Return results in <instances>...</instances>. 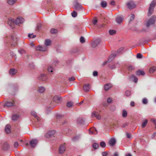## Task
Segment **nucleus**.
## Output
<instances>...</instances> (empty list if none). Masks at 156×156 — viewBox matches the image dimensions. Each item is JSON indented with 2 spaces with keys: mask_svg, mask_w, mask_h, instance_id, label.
Here are the masks:
<instances>
[{
  "mask_svg": "<svg viewBox=\"0 0 156 156\" xmlns=\"http://www.w3.org/2000/svg\"><path fill=\"white\" fill-rule=\"evenodd\" d=\"M72 16L73 17H75L77 15V13L75 11H74L71 13Z\"/></svg>",
  "mask_w": 156,
  "mask_h": 156,
  "instance_id": "ea45409f",
  "label": "nucleus"
},
{
  "mask_svg": "<svg viewBox=\"0 0 156 156\" xmlns=\"http://www.w3.org/2000/svg\"><path fill=\"white\" fill-rule=\"evenodd\" d=\"M9 147V145L7 143H6L4 146V149L5 150H7Z\"/></svg>",
  "mask_w": 156,
  "mask_h": 156,
  "instance_id": "c03bdc74",
  "label": "nucleus"
},
{
  "mask_svg": "<svg viewBox=\"0 0 156 156\" xmlns=\"http://www.w3.org/2000/svg\"><path fill=\"white\" fill-rule=\"evenodd\" d=\"M17 70L14 68L11 69L9 70V73L11 75H14L17 73Z\"/></svg>",
  "mask_w": 156,
  "mask_h": 156,
  "instance_id": "4468645a",
  "label": "nucleus"
},
{
  "mask_svg": "<svg viewBox=\"0 0 156 156\" xmlns=\"http://www.w3.org/2000/svg\"><path fill=\"white\" fill-rule=\"evenodd\" d=\"M73 105V103L72 102L69 101L67 103L66 105L68 107H71Z\"/></svg>",
  "mask_w": 156,
  "mask_h": 156,
  "instance_id": "f704fd0d",
  "label": "nucleus"
},
{
  "mask_svg": "<svg viewBox=\"0 0 156 156\" xmlns=\"http://www.w3.org/2000/svg\"><path fill=\"white\" fill-rule=\"evenodd\" d=\"M143 103L144 104H146L147 103V100L146 98H144L142 101Z\"/></svg>",
  "mask_w": 156,
  "mask_h": 156,
  "instance_id": "603ef678",
  "label": "nucleus"
},
{
  "mask_svg": "<svg viewBox=\"0 0 156 156\" xmlns=\"http://www.w3.org/2000/svg\"><path fill=\"white\" fill-rule=\"evenodd\" d=\"M14 101H6L3 104V106L4 107L12 106H14Z\"/></svg>",
  "mask_w": 156,
  "mask_h": 156,
  "instance_id": "423d86ee",
  "label": "nucleus"
},
{
  "mask_svg": "<svg viewBox=\"0 0 156 156\" xmlns=\"http://www.w3.org/2000/svg\"><path fill=\"white\" fill-rule=\"evenodd\" d=\"M147 120H145L142 123V126L143 128L144 127L147 125Z\"/></svg>",
  "mask_w": 156,
  "mask_h": 156,
  "instance_id": "72a5a7b5",
  "label": "nucleus"
},
{
  "mask_svg": "<svg viewBox=\"0 0 156 156\" xmlns=\"http://www.w3.org/2000/svg\"><path fill=\"white\" fill-rule=\"evenodd\" d=\"M100 41L99 40H96L93 41L92 43V47H95L98 44H99Z\"/></svg>",
  "mask_w": 156,
  "mask_h": 156,
  "instance_id": "f8f14e48",
  "label": "nucleus"
},
{
  "mask_svg": "<svg viewBox=\"0 0 156 156\" xmlns=\"http://www.w3.org/2000/svg\"><path fill=\"white\" fill-rule=\"evenodd\" d=\"M151 121L152 122H153L154 123V124L155 125V128H156V119H154L153 118H152L151 119Z\"/></svg>",
  "mask_w": 156,
  "mask_h": 156,
  "instance_id": "3c124183",
  "label": "nucleus"
},
{
  "mask_svg": "<svg viewBox=\"0 0 156 156\" xmlns=\"http://www.w3.org/2000/svg\"><path fill=\"white\" fill-rule=\"evenodd\" d=\"M55 133L54 130L49 131L46 134V136L47 138L51 137L53 136Z\"/></svg>",
  "mask_w": 156,
  "mask_h": 156,
  "instance_id": "9d476101",
  "label": "nucleus"
},
{
  "mask_svg": "<svg viewBox=\"0 0 156 156\" xmlns=\"http://www.w3.org/2000/svg\"><path fill=\"white\" fill-rule=\"evenodd\" d=\"M101 6L103 8L105 7L107 5V3L106 1H102L101 3Z\"/></svg>",
  "mask_w": 156,
  "mask_h": 156,
  "instance_id": "c85d7f7f",
  "label": "nucleus"
},
{
  "mask_svg": "<svg viewBox=\"0 0 156 156\" xmlns=\"http://www.w3.org/2000/svg\"><path fill=\"white\" fill-rule=\"evenodd\" d=\"M16 0H8V2L10 5H13L15 3Z\"/></svg>",
  "mask_w": 156,
  "mask_h": 156,
  "instance_id": "2f4dec72",
  "label": "nucleus"
},
{
  "mask_svg": "<svg viewBox=\"0 0 156 156\" xmlns=\"http://www.w3.org/2000/svg\"><path fill=\"white\" fill-rule=\"evenodd\" d=\"M31 114L34 116H35V118L37 119V120L38 121H39L40 120V119L39 118V117L37 115L36 113L35 112H32L31 113Z\"/></svg>",
  "mask_w": 156,
  "mask_h": 156,
  "instance_id": "393cba45",
  "label": "nucleus"
},
{
  "mask_svg": "<svg viewBox=\"0 0 156 156\" xmlns=\"http://www.w3.org/2000/svg\"><path fill=\"white\" fill-rule=\"evenodd\" d=\"M80 42L81 43H84L85 42V40L83 37H81L80 38Z\"/></svg>",
  "mask_w": 156,
  "mask_h": 156,
  "instance_id": "a18cd8bd",
  "label": "nucleus"
},
{
  "mask_svg": "<svg viewBox=\"0 0 156 156\" xmlns=\"http://www.w3.org/2000/svg\"><path fill=\"white\" fill-rule=\"evenodd\" d=\"M116 143L115 140L113 138H112L110 139L109 141V144L110 145L113 146Z\"/></svg>",
  "mask_w": 156,
  "mask_h": 156,
  "instance_id": "dca6fc26",
  "label": "nucleus"
},
{
  "mask_svg": "<svg viewBox=\"0 0 156 156\" xmlns=\"http://www.w3.org/2000/svg\"><path fill=\"white\" fill-rule=\"evenodd\" d=\"M50 32L51 34H55L58 33V30L57 29L53 28L51 30Z\"/></svg>",
  "mask_w": 156,
  "mask_h": 156,
  "instance_id": "a878e982",
  "label": "nucleus"
},
{
  "mask_svg": "<svg viewBox=\"0 0 156 156\" xmlns=\"http://www.w3.org/2000/svg\"><path fill=\"white\" fill-rule=\"evenodd\" d=\"M131 78H134V82L136 83L138 80V79L135 77V76L134 75H131L130 76Z\"/></svg>",
  "mask_w": 156,
  "mask_h": 156,
  "instance_id": "37998d69",
  "label": "nucleus"
},
{
  "mask_svg": "<svg viewBox=\"0 0 156 156\" xmlns=\"http://www.w3.org/2000/svg\"><path fill=\"white\" fill-rule=\"evenodd\" d=\"M116 55L114 54H111L109 56L108 58V61L111 62L115 57Z\"/></svg>",
  "mask_w": 156,
  "mask_h": 156,
  "instance_id": "4be33fe9",
  "label": "nucleus"
},
{
  "mask_svg": "<svg viewBox=\"0 0 156 156\" xmlns=\"http://www.w3.org/2000/svg\"><path fill=\"white\" fill-rule=\"evenodd\" d=\"M45 90V88L43 87H39L38 88V91L40 93H43Z\"/></svg>",
  "mask_w": 156,
  "mask_h": 156,
  "instance_id": "6ab92c4d",
  "label": "nucleus"
},
{
  "mask_svg": "<svg viewBox=\"0 0 156 156\" xmlns=\"http://www.w3.org/2000/svg\"><path fill=\"white\" fill-rule=\"evenodd\" d=\"M10 127L11 126L9 125H6L5 128V132L7 133H10Z\"/></svg>",
  "mask_w": 156,
  "mask_h": 156,
  "instance_id": "f3484780",
  "label": "nucleus"
},
{
  "mask_svg": "<svg viewBox=\"0 0 156 156\" xmlns=\"http://www.w3.org/2000/svg\"><path fill=\"white\" fill-rule=\"evenodd\" d=\"M118 64L116 63L114 64L111 66L110 68L112 69H114L116 68V66H118Z\"/></svg>",
  "mask_w": 156,
  "mask_h": 156,
  "instance_id": "c9c22d12",
  "label": "nucleus"
},
{
  "mask_svg": "<svg viewBox=\"0 0 156 156\" xmlns=\"http://www.w3.org/2000/svg\"><path fill=\"white\" fill-rule=\"evenodd\" d=\"M127 113L126 111L123 110L122 113V116L124 117H126L127 116Z\"/></svg>",
  "mask_w": 156,
  "mask_h": 156,
  "instance_id": "e433bc0d",
  "label": "nucleus"
},
{
  "mask_svg": "<svg viewBox=\"0 0 156 156\" xmlns=\"http://www.w3.org/2000/svg\"><path fill=\"white\" fill-rule=\"evenodd\" d=\"M126 136H127V138H132V135H131V134H130V133H126Z\"/></svg>",
  "mask_w": 156,
  "mask_h": 156,
  "instance_id": "8fccbe9b",
  "label": "nucleus"
},
{
  "mask_svg": "<svg viewBox=\"0 0 156 156\" xmlns=\"http://www.w3.org/2000/svg\"><path fill=\"white\" fill-rule=\"evenodd\" d=\"M28 36L30 38H34L36 36L33 35V34H28Z\"/></svg>",
  "mask_w": 156,
  "mask_h": 156,
  "instance_id": "864d4df0",
  "label": "nucleus"
},
{
  "mask_svg": "<svg viewBox=\"0 0 156 156\" xmlns=\"http://www.w3.org/2000/svg\"><path fill=\"white\" fill-rule=\"evenodd\" d=\"M112 87V84L111 83H107L105 86V90H108Z\"/></svg>",
  "mask_w": 156,
  "mask_h": 156,
  "instance_id": "5701e85b",
  "label": "nucleus"
},
{
  "mask_svg": "<svg viewBox=\"0 0 156 156\" xmlns=\"http://www.w3.org/2000/svg\"><path fill=\"white\" fill-rule=\"evenodd\" d=\"M130 105L131 106H134V102L133 101H131L130 103Z\"/></svg>",
  "mask_w": 156,
  "mask_h": 156,
  "instance_id": "338daca9",
  "label": "nucleus"
},
{
  "mask_svg": "<svg viewBox=\"0 0 156 156\" xmlns=\"http://www.w3.org/2000/svg\"><path fill=\"white\" fill-rule=\"evenodd\" d=\"M83 89L86 91H88L90 89L89 84H84L83 86Z\"/></svg>",
  "mask_w": 156,
  "mask_h": 156,
  "instance_id": "a211bd4d",
  "label": "nucleus"
},
{
  "mask_svg": "<svg viewBox=\"0 0 156 156\" xmlns=\"http://www.w3.org/2000/svg\"><path fill=\"white\" fill-rule=\"evenodd\" d=\"M136 74L138 75H143L144 74V73L143 71L139 70L136 72Z\"/></svg>",
  "mask_w": 156,
  "mask_h": 156,
  "instance_id": "cd10ccee",
  "label": "nucleus"
},
{
  "mask_svg": "<svg viewBox=\"0 0 156 156\" xmlns=\"http://www.w3.org/2000/svg\"><path fill=\"white\" fill-rule=\"evenodd\" d=\"M110 4L112 5H114L115 4V2L114 1H112L110 2Z\"/></svg>",
  "mask_w": 156,
  "mask_h": 156,
  "instance_id": "69168bd1",
  "label": "nucleus"
},
{
  "mask_svg": "<svg viewBox=\"0 0 156 156\" xmlns=\"http://www.w3.org/2000/svg\"><path fill=\"white\" fill-rule=\"evenodd\" d=\"M38 79L42 81H45L47 79V77L46 75L41 74L39 76Z\"/></svg>",
  "mask_w": 156,
  "mask_h": 156,
  "instance_id": "ddd939ff",
  "label": "nucleus"
},
{
  "mask_svg": "<svg viewBox=\"0 0 156 156\" xmlns=\"http://www.w3.org/2000/svg\"><path fill=\"white\" fill-rule=\"evenodd\" d=\"M59 103L62 101V99L61 96H59Z\"/></svg>",
  "mask_w": 156,
  "mask_h": 156,
  "instance_id": "774afa93",
  "label": "nucleus"
},
{
  "mask_svg": "<svg viewBox=\"0 0 156 156\" xmlns=\"http://www.w3.org/2000/svg\"><path fill=\"white\" fill-rule=\"evenodd\" d=\"M107 154L108 153L105 152H104L102 153L103 156H107Z\"/></svg>",
  "mask_w": 156,
  "mask_h": 156,
  "instance_id": "052dcab7",
  "label": "nucleus"
},
{
  "mask_svg": "<svg viewBox=\"0 0 156 156\" xmlns=\"http://www.w3.org/2000/svg\"><path fill=\"white\" fill-rule=\"evenodd\" d=\"M53 101L56 103H58V96H55L53 97Z\"/></svg>",
  "mask_w": 156,
  "mask_h": 156,
  "instance_id": "c756f323",
  "label": "nucleus"
},
{
  "mask_svg": "<svg viewBox=\"0 0 156 156\" xmlns=\"http://www.w3.org/2000/svg\"><path fill=\"white\" fill-rule=\"evenodd\" d=\"M100 146L102 147H105L106 146L105 143L103 141H102L100 144Z\"/></svg>",
  "mask_w": 156,
  "mask_h": 156,
  "instance_id": "a19ab883",
  "label": "nucleus"
},
{
  "mask_svg": "<svg viewBox=\"0 0 156 156\" xmlns=\"http://www.w3.org/2000/svg\"><path fill=\"white\" fill-rule=\"evenodd\" d=\"M92 130L93 132V134H96L97 133V131L95 128H92Z\"/></svg>",
  "mask_w": 156,
  "mask_h": 156,
  "instance_id": "79ce46f5",
  "label": "nucleus"
},
{
  "mask_svg": "<svg viewBox=\"0 0 156 156\" xmlns=\"http://www.w3.org/2000/svg\"><path fill=\"white\" fill-rule=\"evenodd\" d=\"M156 20V16L153 15L150 18L147 22V26L149 27L151 25L154 23Z\"/></svg>",
  "mask_w": 156,
  "mask_h": 156,
  "instance_id": "7ed1b4c3",
  "label": "nucleus"
},
{
  "mask_svg": "<svg viewBox=\"0 0 156 156\" xmlns=\"http://www.w3.org/2000/svg\"><path fill=\"white\" fill-rule=\"evenodd\" d=\"M134 68L133 66H129L128 67V69L129 71H132V70H134Z\"/></svg>",
  "mask_w": 156,
  "mask_h": 156,
  "instance_id": "49530a36",
  "label": "nucleus"
},
{
  "mask_svg": "<svg viewBox=\"0 0 156 156\" xmlns=\"http://www.w3.org/2000/svg\"><path fill=\"white\" fill-rule=\"evenodd\" d=\"M99 145L98 144L94 143L93 144V147L95 149H97Z\"/></svg>",
  "mask_w": 156,
  "mask_h": 156,
  "instance_id": "4c0bfd02",
  "label": "nucleus"
},
{
  "mask_svg": "<svg viewBox=\"0 0 156 156\" xmlns=\"http://www.w3.org/2000/svg\"><path fill=\"white\" fill-rule=\"evenodd\" d=\"M142 55L140 53H138L136 55V57L137 58H141L142 57Z\"/></svg>",
  "mask_w": 156,
  "mask_h": 156,
  "instance_id": "09e8293b",
  "label": "nucleus"
},
{
  "mask_svg": "<svg viewBox=\"0 0 156 156\" xmlns=\"http://www.w3.org/2000/svg\"><path fill=\"white\" fill-rule=\"evenodd\" d=\"M93 132L92 131V128H91L89 130V133L90 134H93Z\"/></svg>",
  "mask_w": 156,
  "mask_h": 156,
  "instance_id": "0e129e2a",
  "label": "nucleus"
},
{
  "mask_svg": "<svg viewBox=\"0 0 156 156\" xmlns=\"http://www.w3.org/2000/svg\"><path fill=\"white\" fill-rule=\"evenodd\" d=\"M109 62L108 61H106L104 62H103L102 64V66H104L106 64Z\"/></svg>",
  "mask_w": 156,
  "mask_h": 156,
  "instance_id": "680f3d73",
  "label": "nucleus"
},
{
  "mask_svg": "<svg viewBox=\"0 0 156 156\" xmlns=\"http://www.w3.org/2000/svg\"><path fill=\"white\" fill-rule=\"evenodd\" d=\"M11 38L12 40L14 42L13 44H11V46H14L16 44V43L17 41V39L16 37L15 36H11Z\"/></svg>",
  "mask_w": 156,
  "mask_h": 156,
  "instance_id": "2eb2a0df",
  "label": "nucleus"
},
{
  "mask_svg": "<svg viewBox=\"0 0 156 156\" xmlns=\"http://www.w3.org/2000/svg\"><path fill=\"white\" fill-rule=\"evenodd\" d=\"M116 31L115 30H110L109 33L111 35H113L115 34Z\"/></svg>",
  "mask_w": 156,
  "mask_h": 156,
  "instance_id": "473e14b6",
  "label": "nucleus"
},
{
  "mask_svg": "<svg viewBox=\"0 0 156 156\" xmlns=\"http://www.w3.org/2000/svg\"><path fill=\"white\" fill-rule=\"evenodd\" d=\"M123 48H122V47L121 48L118 50V52H120L122 51L123 50Z\"/></svg>",
  "mask_w": 156,
  "mask_h": 156,
  "instance_id": "e2e57ef3",
  "label": "nucleus"
},
{
  "mask_svg": "<svg viewBox=\"0 0 156 156\" xmlns=\"http://www.w3.org/2000/svg\"><path fill=\"white\" fill-rule=\"evenodd\" d=\"M48 70L49 72L52 73L53 72V68L51 66H48Z\"/></svg>",
  "mask_w": 156,
  "mask_h": 156,
  "instance_id": "58836bf2",
  "label": "nucleus"
},
{
  "mask_svg": "<svg viewBox=\"0 0 156 156\" xmlns=\"http://www.w3.org/2000/svg\"><path fill=\"white\" fill-rule=\"evenodd\" d=\"M51 41L50 40L46 39L45 41L44 44L47 47V46L50 45L51 44Z\"/></svg>",
  "mask_w": 156,
  "mask_h": 156,
  "instance_id": "aec40b11",
  "label": "nucleus"
},
{
  "mask_svg": "<svg viewBox=\"0 0 156 156\" xmlns=\"http://www.w3.org/2000/svg\"><path fill=\"white\" fill-rule=\"evenodd\" d=\"M129 17V22L132 21L134 18V15L133 14H132L128 16Z\"/></svg>",
  "mask_w": 156,
  "mask_h": 156,
  "instance_id": "7c9ffc66",
  "label": "nucleus"
},
{
  "mask_svg": "<svg viewBox=\"0 0 156 156\" xmlns=\"http://www.w3.org/2000/svg\"><path fill=\"white\" fill-rule=\"evenodd\" d=\"M74 9L77 10H80L82 7V5L80 4L77 1H76L74 2Z\"/></svg>",
  "mask_w": 156,
  "mask_h": 156,
  "instance_id": "39448f33",
  "label": "nucleus"
},
{
  "mask_svg": "<svg viewBox=\"0 0 156 156\" xmlns=\"http://www.w3.org/2000/svg\"><path fill=\"white\" fill-rule=\"evenodd\" d=\"M97 22V20L96 19H94L92 23L93 24L95 25Z\"/></svg>",
  "mask_w": 156,
  "mask_h": 156,
  "instance_id": "13d9d810",
  "label": "nucleus"
},
{
  "mask_svg": "<svg viewBox=\"0 0 156 156\" xmlns=\"http://www.w3.org/2000/svg\"><path fill=\"white\" fill-rule=\"evenodd\" d=\"M98 72L96 71H94L93 72V75L94 76H96L98 75Z\"/></svg>",
  "mask_w": 156,
  "mask_h": 156,
  "instance_id": "6e6d98bb",
  "label": "nucleus"
},
{
  "mask_svg": "<svg viewBox=\"0 0 156 156\" xmlns=\"http://www.w3.org/2000/svg\"><path fill=\"white\" fill-rule=\"evenodd\" d=\"M107 101L108 103H110L112 101V99L110 98H109L107 99Z\"/></svg>",
  "mask_w": 156,
  "mask_h": 156,
  "instance_id": "bf43d9fd",
  "label": "nucleus"
},
{
  "mask_svg": "<svg viewBox=\"0 0 156 156\" xmlns=\"http://www.w3.org/2000/svg\"><path fill=\"white\" fill-rule=\"evenodd\" d=\"M24 21V19L23 18L19 17H17L16 20L12 18L9 19L8 21V23L12 28H13L14 27V24H19L20 23H22Z\"/></svg>",
  "mask_w": 156,
  "mask_h": 156,
  "instance_id": "f257e3e1",
  "label": "nucleus"
},
{
  "mask_svg": "<svg viewBox=\"0 0 156 156\" xmlns=\"http://www.w3.org/2000/svg\"><path fill=\"white\" fill-rule=\"evenodd\" d=\"M127 6L130 9H132L135 7L136 5L135 3L133 1H131L128 2Z\"/></svg>",
  "mask_w": 156,
  "mask_h": 156,
  "instance_id": "0eeeda50",
  "label": "nucleus"
},
{
  "mask_svg": "<svg viewBox=\"0 0 156 156\" xmlns=\"http://www.w3.org/2000/svg\"><path fill=\"white\" fill-rule=\"evenodd\" d=\"M75 79L74 77H72L69 78V81H73L75 80Z\"/></svg>",
  "mask_w": 156,
  "mask_h": 156,
  "instance_id": "5fc2aeb1",
  "label": "nucleus"
},
{
  "mask_svg": "<svg viewBox=\"0 0 156 156\" xmlns=\"http://www.w3.org/2000/svg\"><path fill=\"white\" fill-rule=\"evenodd\" d=\"M19 117V115L16 114H14L12 116V119L13 120L15 121L17 120Z\"/></svg>",
  "mask_w": 156,
  "mask_h": 156,
  "instance_id": "b1692460",
  "label": "nucleus"
},
{
  "mask_svg": "<svg viewBox=\"0 0 156 156\" xmlns=\"http://www.w3.org/2000/svg\"><path fill=\"white\" fill-rule=\"evenodd\" d=\"M38 142V140L36 139H33L30 141V145L32 147H34Z\"/></svg>",
  "mask_w": 156,
  "mask_h": 156,
  "instance_id": "1a4fd4ad",
  "label": "nucleus"
},
{
  "mask_svg": "<svg viewBox=\"0 0 156 156\" xmlns=\"http://www.w3.org/2000/svg\"><path fill=\"white\" fill-rule=\"evenodd\" d=\"M156 2L155 0H153L150 5L148 13V16L151 15L153 13L154 8L155 6Z\"/></svg>",
  "mask_w": 156,
  "mask_h": 156,
  "instance_id": "f03ea898",
  "label": "nucleus"
},
{
  "mask_svg": "<svg viewBox=\"0 0 156 156\" xmlns=\"http://www.w3.org/2000/svg\"><path fill=\"white\" fill-rule=\"evenodd\" d=\"M36 49L37 51H45L47 50V47L45 46H42L39 45L36 47Z\"/></svg>",
  "mask_w": 156,
  "mask_h": 156,
  "instance_id": "6e6552de",
  "label": "nucleus"
},
{
  "mask_svg": "<svg viewBox=\"0 0 156 156\" xmlns=\"http://www.w3.org/2000/svg\"><path fill=\"white\" fill-rule=\"evenodd\" d=\"M131 94L129 90H127L125 92V95L127 96H129Z\"/></svg>",
  "mask_w": 156,
  "mask_h": 156,
  "instance_id": "de8ad7c7",
  "label": "nucleus"
},
{
  "mask_svg": "<svg viewBox=\"0 0 156 156\" xmlns=\"http://www.w3.org/2000/svg\"><path fill=\"white\" fill-rule=\"evenodd\" d=\"M156 70V67L155 66L152 67L150 68L149 72L150 73H153Z\"/></svg>",
  "mask_w": 156,
  "mask_h": 156,
  "instance_id": "bb28decb",
  "label": "nucleus"
},
{
  "mask_svg": "<svg viewBox=\"0 0 156 156\" xmlns=\"http://www.w3.org/2000/svg\"><path fill=\"white\" fill-rule=\"evenodd\" d=\"M66 144L63 143L61 144L59 147V153H63L66 150Z\"/></svg>",
  "mask_w": 156,
  "mask_h": 156,
  "instance_id": "20e7f679",
  "label": "nucleus"
},
{
  "mask_svg": "<svg viewBox=\"0 0 156 156\" xmlns=\"http://www.w3.org/2000/svg\"><path fill=\"white\" fill-rule=\"evenodd\" d=\"M123 20V19L120 16H118L116 18V22L119 23H121Z\"/></svg>",
  "mask_w": 156,
  "mask_h": 156,
  "instance_id": "412c9836",
  "label": "nucleus"
},
{
  "mask_svg": "<svg viewBox=\"0 0 156 156\" xmlns=\"http://www.w3.org/2000/svg\"><path fill=\"white\" fill-rule=\"evenodd\" d=\"M18 144L17 142H16L14 143V147H16L18 146Z\"/></svg>",
  "mask_w": 156,
  "mask_h": 156,
  "instance_id": "4d7b16f0",
  "label": "nucleus"
},
{
  "mask_svg": "<svg viewBox=\"0 0 156 156\" xmlns=\"http://www.w3.org/2000/svg\"><path fill=\"white\" fill-rule=\"evenodd\" d=\"M91 116L92 117H96L97 119H101V116L99 113L96 112H93Z\"/></svg>",
  "mask_w": 156,
  "mask_h": 156,
  "instance_id": "9b49d317",
  "label": "nucleus"
}]
</instances>
